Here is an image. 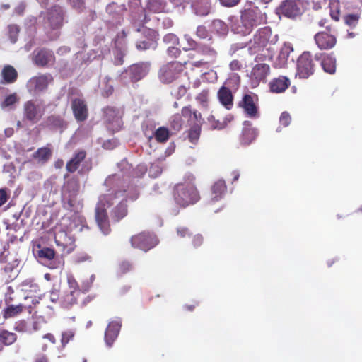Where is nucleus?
Returning a JSON list of instances; mask_svg holds the SVG:
<instances>
[{
    "mask_svg": "<svg viewBox=\"0 0 362 362\" xmlns=\"http://www.w3.org/2000/svg\"><path fill=\"white\" fill-rule=\"evenodd\" d=\"M79 190V185L76 180H70L67 181L63 188V196L64 199H68L69 204L71 206L73 205L72 198L77 194Z\"/></svg>",
    "mask_w": 362,
    "mask_h": 362,
    "instance_id": "nucleus-21",
    "label": "nucleus"
},
{
    "mask_svg": "<svg viewBox=\"0 0 362 362\" xmlns=\"http://www.w3.org/2000/svg\"><path fill=\"white\" fill-rule=\"evenodd\" d=\"M35 255L40 262L47 265L49 268H54L52 263L48 264L54 257L55 252L54 250L48 247L40 248L35 251Z\"/></svg>",
    "mask_w": 362,
    "mask_h": 362,
    "instance_id": "nucleus-22",
    "label": "nucleus"
},
{
    "mask_svg": "<svg viewBox=\"0 0 362 362\" xmlns=\"http://www.w3.org/2000/svg\"><path fill=\"white\" fill-rule=\"evenodd\" d=\"M197 35L202 39H206L209 37V33L204 26L199 25L197 28Z\"/></svg>",
    "mask_w": 362,
    "mask_h": 362,
    "instance_id": "nucleus-61",
    "label": "nucleus"
},
{
    "mask_svg": "<svg viewBox=\"0 0 362 362\" xmlns=\"http://www.w3.org/2000/svg\"><path fill=\"white\" fill-rule=\"evenodd\" d=\"M64 11L59 6H54L46 13H42L39 17L40 22L42 18L45 28L52 31L49 38L54 40L59 36V30L62 27L64 23Z\"/></svg>",
    "mask_w": 362,
    "mask_h": 362,
    "instance_id": "nucleus-4",
    "label": "nucleus"
},
{
    "mask_svg": "<svg viewBox=\"0 0 362 362\" xmlns=\"http://www.w3.org/2000/svg\"><path fill=\"white\" fill-rule=\"evenodd\" d=\"M84 227L83 218L75 215L67 227V230H60L55 233V243L58 247H62L64 252L69 253L74 248V235L72 232L79 233Z\"/></svg>",
    "mask_w": 362,
    "mask_h": 362,
    "instance_id": "nucleus-3",
    "label": "nucleus"
},
{
    "mask_svg": "<svg viewBox=\"0 0 362 362\" xmlns=\"http://www.w3.org/2000/svg\"><path fill=\"white\" fill-rule=\"evenodd\" d=\"M19 98L16 93L10 94L4 98L1 103V107L3 110H12L15 105L18 103Z\"/></svg>",
    "mask_w": 362,
    "mask_h": 362,
    "instance_id": "nucleus-35",
    "label": "nucleus"
},
{
    "mask_svg": "<svg viewBox=\"0 0 362 362\" xmlns=\"http://www.w3.org/2000/svg\"><path fill=\"white\" fill-rule=\"evenodd\" d=\"M20 288L25 299L33 298V296L35 295L39 291L38 285L30 279L23 281L20 285Z\"/></svg>",
    "mask_w": 362,
    "mask_h": 362,
    "instance_id": "nucleus-29",
    "label": "nucleus"
},
{
    "mask_svg": "<svg viewBox=\"0 0 362 362\" xmlns=\"http://www.w3.org/2000/svg\"><path fill=\"white\" fill-rule=\"evenodd\" d=\"M184 39L187 42V45L183 47L184 50L194 49L197 47V42L189 35H185Z\"/></svg>",
    "mask_w": 362,
    "mask_h": 362,
    "instance_id": "nucleus-57",
    "label": "nucleus"
},
{
    "mask_svg": "<svg viewBox=\"0 0 362 362\" xmlns=\"http://www.w3.org/2000/svg\"><path fill=\"white\" fill-rule=\"evenodd\" d=\"M79 291L75 290L67 291L60 298V303L62 306L69 308L76 303Z\"/></svg>",
    "mask_w": 362,
    "mask_h": 362,
    "instance_id": "nucleus-32",
    "label": "nucleus"
},
{
    "mask_svg": "<svg viewBox=\"0 0 362 362\" xmlns=\"http://www.w3.org/2000/svg\"><path fill=\"white\" fill-rule=\"evenodd\" d=\"M199 52L205 57L206 61H197L194 64L196 66H199L207 62H212L215 60L217 52L216 51L208 45H202L199 47Z\"/></svg>",
    "mask_w": 362,
    "mask_h": 362,
    "instance_id": "nucleus-24",
    "label": "nucleus"
},
{
    "mask_svg": "<svg viewBox=\"0 0 362 362\" xmlns=\"http://www.w3.org/2000/svg\"><path fill=\"white\" fill-rule=\"evenodd\" d=\"M105 185L111 187L99 197L95 207V221L101 232L107 235L110 231L107 209L112 207L114 216L117 219L124 218L127 214V202L134 201L139 197V192L134 186L126 185L121 182L119 175L108 177Z\"/></svg>",
    "mask_w": 362,
    "mask_h": 362,
    "instance_id": "nucleus-1",
    "label": "nucleus"
},
{
    "mask_svg": "<svg viewBox=\"0 0 362 362\" xmlns=\"http://www.w3.org/2000/svg\"><path fill=\"white\" fill-rule=\"evenodd\" d=\"M230 25L231 31L242 36H246L251 33L250 27L243 20L241 15L240 16H231L230 18Z\"/></svg>",
    "mask_w": 362,
    "mask_h": 362,
    "instance_id": "nucleus-17",
    "label": "nucleus"
},
{
    "mask_svg": "<svg viewBox=\"0 0 362 362\" xmlns=\"http://www.w3.org/2000/svg\"><path fill=\"white\" fill-rule=\"evenodd\" d=\"M207 122L211 129H222L226 127V122L222 123V122L215 119L213 115L208 117Z\"/></svg>",
    "mask_w": 362,
    "mask_h": 362,
    "instance_id": "nucleus-50",
    "label": "nucleus"
},
{
    "mask_svg": "<svg viewBox=\"0 0 362 362\" xmlns=\"http://www.w3.org/2000/svg\"><path fill=\"white\" fill-rule=\"evenodd\" d=\"M219 102L227 110H230L233 105V95L230 90L226 87H221L218 92Z\"/></svg>",
    "mask_w": 362,
    "mask_h": 362,
    "instance_id": "nucleus-27",
    "label": "nucleus"
},
{
    "mask_svg": "<svg viewBox=\"0 0 362 362\" xmlns=\"http://www.w3.org/2000/svg\"><path fill=\"white\" fill-rule=\"evenodd\" d=\"M114 54V64L116 65H120L123 63V57L125 54L124 49L116 47L113 51Z\"/></svg>",
    "mask_w": 362,
    "mask_h": 362,
    "instance_id": "nucleus-46",
    "label": "nucleus"
},
{
    "mask_svg": "<svg viewBox=\"0 0 362 362\" xmlns=\"http://www.w3.org/2000/svg\"><path fill=\"white\" fill-rule=\"evenodd\" d=\"M15 330L18 332H25L31 334V326L30 322H28L25 320L18 321L14 327Z\"/></svg>",
    "mask_w": 362,
    "mask_h": 362,
    "instance_id": "nucleus-44",
    "label": "nucleus"
},
{
    "mask_svg": "<svg viewBox=\"0 0 362 362\" xmlns=\"http://www.w3.org/2000/svg\"><path fill=\"white\" fill-rule=\"evenodd\" d=\"M291 121V115L287 112H284L281 113L279 117V122L284 127H287L290 124Z\"/></svg>",
    "mask_w": 362,
    "mask_h": 362,
    "instance_id": "nucleus-58",
    "label": "nucleus"
},
{
    "mask_svg": "<svg viewBox=\"0 0 362 362\" xmlns=\"http://www.w3.org/2000/svg\"><path fill=\"white\" fill-rule=\"evenodd\" d=\"M154 136L157 141L163 143L169 139L170 132L167 128L161 127L156 129Z\"/></svg>",
    "mask_w": 362,
    "mask_h": 362,
    "instance_id": "nucleus-40",
    "label": "nucleus"
},
{
    "mask_svg": "<svg viewBox=\"0 0 362 362\" xmlns=\"http://www.w3.org/2000/svg\"><path fill=\"white\" fill-rule=\"evenodd\" d=\"M23 306L21 305H9L4 311V317L5 318L13 317L21 313Z\"/></svg>",
    "mask_w": 362,
    "mask_h": 362,
    "instance_id": "nucleus-41",
    "label": "nucleus"
},
{
    "mask_svg": "<svg viewBox=\"0 0 362 362\" xmlns=\"http://www.w3.org/2000/svg\"><path fill=\"white\" fill-rule=\"evenodd\" d=\"M163 42L170 46H175L179 44V39L175 34L168 33L163 37Z\"/></svg>",
    "mask_w": 362,
    "mask_h": 362,
    "instance_id": "nucleus-54",
    "label": "nucleus"
},
{
    "mask_svg": "<svg viewBox=\"0 0 362 362\" xmlns=\"http://www.w3.org/2000/svg\"><path fill=\"white\" fill-rule=\"evenodd\" d=\"M314 72V64L312 62L310 52H303L297 61V72L296 76L300 78H308Z\"/></svg>",
    "mask_w": 362,
    "mask_h": 362,
    "instance_id": "nucleus-12",
    "label": "nucleus"
},
{
    "mask_svg": "<svg viewBox=\"0 0 362 362\" xmlns=\"http://www.w3.org/2000/svg\"><path fill=\"white\" fill-rule=\"evenodd\" d=\"M67 282L69 285V291L75 290L76 291H79L78 290V286L75 280V279L72 276H69L67 278Z\"/></svg>",
    "mask_w": 362,
    "mask_h": 362,
    "instance_id": "nucleus-62",
    "label": "nucleus"
},
{
    "mask_svg": "<svg viewBox=\"0 0 362 362\" xmlns=\"http://www.w3.org/2000/svg\"><path fill=\"white\" fill-rule=\"evenodd\" d=\"M321 64L323 70L329 74H334L336 70V59L332 54L325 55Z\"/></svg>",
    "mask_w": 362,
    "mask_h": 362,
    "instance_id": "nucleus-33",
    "label": "nucleus"
},
{
    "mask_svg": "<svg viewBox=\"0 0 362 362\" xmlns=\"http://www.w3.org/2000/svg\"><path fill=\"white\" fill-rule=\"evenodd\" d=\"M51 155V151L47 148H42L37 150L35 153V157L39 160L45 161L49 159Z\"/></svg>",
    "mask_w": 362,
    "mask_h": 362,
    "instance_id": "nucleus-49",
    "label": "nucleus"
},
{
    "mask_svg": "<svg viewBox=\"0 0 362 362\" xmlns=\"http://www.w3.org/2000/svg\"><path fill=\"white\" fill-rule=\"evenodd\" d=\"M182 124L183 122L181 118V116L178 114L174 115L170 119V125L172 128L175 131L180 130L182 127Z\"/></svg>",
    "mask_w": 362,
    "mask_h": 362,
    "instance_id": "nucleus-52",
    "label": "nucleus"
},
{
    "mask_svg": "<svg viewBox=\"0 0 362 362\" xmlns=\"http://www.w3.org/2000/svg\"><path fill=\"white\" fill-rule=\"evenodd\" d=\"M358 20V16L355 14L347 15L345 17V22L350 26H355Z\"/></svg>",
    "mask_w": 362,
    "mask_h": 362,
    "instance_id": "nucleus-59",
    "label": "nucleus"
},
{
    "mask_svg": "<svg viewBox=\"0 0 362 362\" xmlns=\"http://www.w3.org/2000/svg\"><path fill=\"white\" fill-rule=\"evenodd\" d=\"M194 176L192 173H187L184 182L175 186L173 197L178 206L185 208L197 202L200 196L194 183Z\"/></svg>",
    "mask_w": 362,
    "mask_h": 362,
    "instance_id": "nucleus-2",
    "label": "nucleus"
},
{
    "mask_svg": "<svg viewBox=\"0 0 362 362\" xmlns=\"http://www.w3.org/2000/svg\"><path fill=\"white\" fill-rule=\"evenodd\" d=\"M163 171V167L159 161L153 163L149 168V175L151 177H156L159 176Z\"/></svg>",
    "mask_w": 362,
    "mask_h": 362,
    "instance_id": "nucleus-51",
    "label": "nucleus"
},
{
    "mask_svg": "<svg viewBox=\"0 0 362 362\" xmlns=\"http://www.w3.org/2000/svg\"><path fill=\"white\" fill-rule=\"evenodd\" d=\"M121 327V320L116 319L111 321L105 332V341L107 346H112V344L117 339Z\"/></svg>",
    "mask_w": 362,
    "mask_h": 362,
    "instance_id": "nucleus-18",
    "label": "nucleus"
},
{
    "mask_svg": "<svg viewBox=\"0 0 362 362\" xmlns=\"http://www.w3.org/2000/svg\"><path fill=\"white\" fill-rule=\"evenodd\" d=\"M1 75L6 83H12L17 78V71L12 66L7 65L3 69Z\"/></svg>",
    "mask_w": 362,
    "mask_h": 362,
    "instance_id": "nucleus-36",
    "label": "nucleus"
},
{
    "mask_svg": "<svg viewBox=\"0 0 362 362\" xmlns=\"http://www.w3.org/2000/svg\"><path fill=\"white\" fill-rule=\"evenodd\" d=\"M293 52V48L292 45L289 43H285L276 58L275 66L279 68H284L290 59L291 62H293V57L291 56Z\"/></svg>",
    "mask_w": 362,
    "mask_h": 362,
    "instance_id": "nucleus-19",
    "label": "nucleus"
},
{
    "mask_svg": "<svg viewBox=\"0 0 362 362\" xmlns=\"http://www.w3.org/2000/svg\"><path fill=\"white\" fill-rule=\"evenodd\" d=\"M45 323L44 317L40 316L34 319L33 322H30L31 326V333L37 332L42 329V325Z\"/></svg>",
    "mask_w": 362,
    "mask_h": 362,
    "instance_id": "nucleus-48",
    "label": "nucleus"
},
{
    "mask_svg": "<svg viewBox=\"0 0 362 362\" xmlns=\"http://www.w3.org/2000/svg\"><path fill=\"white\" fill-rule=\"evenodd\" d=\"M19 28L16 25H10L8 27V33L9 38L13 43H15L17 40V37L19 33Z\"/></svg>",
    "mask_w": 362,
    "mask_h": 362,
    "instance_id": "nucleus-53",
    "label": "nucleus"
},
{
    "mask_svg": "<svg viewBox=\"0 0 362 362\" xmlns=\"http://www.w3.org/2000/svg\"><path fill=\"white\" fill-rule=\"evenodd\" d=\"M54 59L53 53L47 49L34 52L33 61L38 66H45Z\"/></svg>",
    "mask_w": 362,
    "mask_h": 362,
    "instance_id": "nucleus-25",
    "label": "nucleus"
},
{
    "mask_svg": "<svg viewBox=\"0 0 362 362\" xmlns=\"http://www.w3.org/2000/svg\"><path fill=\"white\" fill-rule=\"evenodd\" d=\"M257 103V95L246 94L240 101L239 106L244 110V112L249 117L257 118L259 117V112Z\"/></svg>",
    "mask_w": 362,
    "mask_h": 362,
    "instance_id": "nucleus-13",
    "label": "nucleus"
},
{
    "mask_svg": "<svg viewBox=\"0 0 362 362\" xmlns=\"http://www.w3.org/2000/svg\"><path fill=\"white\" fill-rule=\"evenodd\" d=\"M180 50L175 46H169L168 48V54L171 57H177L180 54Z\"/></svg>",
    "mask_w": 362,
    "mask_h": 362,
    "instance_id": "nucleus-64",
    "label": "nucleus"
},
{
    "mask_svg": "<svg viewBox=\"0 0 362 362\" xmlns=\"http://www.w3.org/2000/svg\"><path fill=\"white\" fill-rule=\"evenodd\" d=\"M53 78L50 74H41L32 77L27 83L28 91L37 94L45 90Z\"/></svg>",
    "mask_w": 362,
    "mask_h": 362,
    "instance_id": "nucleus-11",
    "label": "nucleus"
},
{
    "mask_svg": "<svg viewBox=\"0 0 362 362\" xmlns=\"http://www.w3.org/2000/svg\"><path fill=\"white\" fill-rule=\"evenodd\" d=\"M247 26L250 27L251 32L255 28L264 24L267 22V16L259 8H253L245 9L240 13Z\"/></svg>",
    "mask_w": 362,
    "mask_h": 362,
    "instance_id": "nucleus-8",
    "label": "nucleus"
},
{
    "mask_svg": "<svg viewBox=\"0 0 362 362\" xmlns=\"http://www.w3.org/2000/svg\"><path fill=\"white\" fill-rule=\"evenodd\" d=\"M130 242L133 247L147 252L158 243V240L155 235L143 232L132 236Z\"/></svg>",
    "mask_w": 362,
    "mask_h": 362,
    "instance_id": "nucleus-6",
    "label": "nucleus"
},
{
    "mask_svg": "<svg viewBox=\"0 0 362 362\" xmlns=\"http://www.w3.org/2000/svg\"><path fill=\"white\" fill-rule=\"evenodd\" d=\"M24 117L33 123H36L45 112V105L41 101L30 100L23 105Z\"/></svg>",
    "mask_w": 362,
    "mask_h": 362,
    "instance_id": "nucleus-9",
    "label": "nucleus"
},
{
    "mask_svg": "<svg viewBox=\"0 0 362 362\" xmlns=\"http://www.w3.org/2000/svg\"><path fill=\"white\" fill-rule=\"evenodd\" d=\"M270 90L273 93H282L288 88L290 80L286 76H279L270 82Z\"/></svg>",
    "mask_w": 362,
    "mask_h": 362,
    "instance_id": "nucleus-28",
    "label": "nucleus"
},
{
    "mask_svg": "<svg viewBox=\"0 0 362 362\" xmlns=\"http://www.w3.org/2000/svg\"><path fill=\"white\" fill-rule=\"evenodd\" d=\"M72 110L77 120L83 121L87 117V107L81 99H75L72 102Z\"/></svg>",
    "mask_w": 362,
    "mask_h": 362,
    "instance_id": "nucleus-26",
    "label": "nucleus"
},
{
    "mask_svg": "<svg viewBox=\"0 0 362 362\" xmlns=\"http://www.w3.org/2000/svg\"><path fill=\"white\" fill-rule=\"evenodd\" d=\"M256 129L251 127V123L249 121H245L241 136V142L243 144L248 145L251 144L257 136Z\"/></svg>",
    "mask_w": 362,
    "mask_h": 362,
    "instance_id": "nucleus-23",
    "label": "nucleus"
},
{
    "mask_svg": "<svg viewBox=\"0 0 362 362\" xmlns=\"http://www.w3.org/2000/svg\"><path fill=\"white\" fill-rule=\"evenodd\" d=\"M16 334L7 330H0V343L8 346L16 340Z\"/></svg>",
    "mask_w": 362,
    "mask_h": 362,
    "instance_id": "nucleus-37",
    "label": "nucleus"
},
{
    "mask_svg": "<svg viewBox=\"0 0 362 362\" xmlns=\"http://www.w3.org/2000/svg\"><path fill=\"white\" fill-rule=\"evenodd\" d=\"M182 71V65L177 62H173L163 66L159 71V78L165 83H169L176 79Z\"/></svg>",
    "mask_w": 362,
    "mask_h": 362,
    "instance_id": "nucleus-10",
    "label": "nucleus"
},
{
    "mask_svg": "<svg viewBox=\"0 0 362 362\" xmlns=\"http://www.w3.org/2000/svg\"><path fill=\"white\" fill-rule=\"evenodd\" d=\"M86 153L84 151H79L66 164V169L69 172L73 173L76 170L80 163L84 159Z\"/></svg>",
    "mask_w": 362,
    "mask_h": 362,
    "instance_id": "nucleus-34",
    "label": "nucleus"
},
{
    "mask_svg": "<svg viewBox=\"0 0 362 362\" xmlns=\"http://www.w3.org/2000/svg\"><path fill=\"white\" fill-rule=\"evenodd\" d=\"M164 4L160 0H149L148 8L151 11L160 13L164 10Z\"/></svg>",
    "mask_w": 362,
    "mask_h": 362,
    "instance_id": "nucleus-43",
    "label": "nucleus"
},
{
    "mask_svg": "<svg viewBox=\"0 0 362 362\" xmlns=\"http://www.w3.org/2000/svg\"><path fill=\"white\" fill-rule=\"evenodd\" d=\"M277 14L287 18H294L301 13V9L298 4L293 0H286L276 9Z\"/></svg>",
    "mask_w": 362,
    "mask_h": 362,
    "instance_id": "nucleus-14",
    "label": "nucleus"
},
{
    "mask_svg": "<svg viewBox=\"0 0 362 362\" xmlns=\"http://www.w3.org/2000/svg\"><path fill=\"white\" fill-rule=\"evenodd\" d=\"M271 35L272 31L269 27L259 29L254 35L253 39L250 41L249 49L251 53H255L266 47L270 42Z\"/></svg>",
    "mask_w": 362,
    "mask_h": 362,
    "instance_id": "nucleus-7",
    "label": "nucleus"
},
{
    "mask_svg": "<svg viewBox=\"0 0 362 362\" xmlns=\"http://www.w3.org/2000/svg\"><path fill=\"white\" fill-rule=\"evenodd\" d=\"M182 115L184 117L187 118L190 122H199L201 119V114L197 111H192L190 107H185L182 110Z\"/></svg>",
    "mask_w": 362,
    "mask_h": 362,
    "instance_id": "nucleus-39",
    "label": "nucleus"
},
{
    "mask_svg": "<svg viewBox=\"0 0 362 362\" xmlns=\"http://www.w3.org/2000/svg\"><path fill=\"white\" fill-rule=\"evenodd\" d=\"M192 8L194 13L199 16H206L210 11L209 0H190Z\"/></svg>",
    "mask_w": 362,
    "mask_h": 362,
    "instance_id": "nucleus-30",
    "label": "nucleus"
},
{
    "mask_svg": "<svg viewBox=\"0 0 362 362\" xmlns=\"http://www.w3.org/2000/svg\"><path fill=\"white\" fill-rule=\"evenodd\" d=\"M269 66L266 64H256L250 73L251 83L253 87L257 86L261 81H264L269 74Z\"/></svg>",
    "mask_w": 362,
    "mask_h": 362,
    "instance_id": "nucleus-15",
    "label": "nucleus"
},
{
    "mask_svg": "<svg viewBox=\"0 0 362 362\" xmlns=\"http://www.w3.org/2000/svg\"><path fill=\"white\" fill-rule=\"evenodd\" d=\"M201 127L200 124H194L190 129L189 132V139L191 143L195 144L200 136Z\"/></svg>",
    "mask_w": 362,
    "mask_h": 362,
    "instance_id": "nucleus-42",
    "label": "nucleus"
},
{
    "mask_svg": "<svg viewBox=\"0 0 362 362\" xmlns=\"http://www.w3.org/2000/svg\"><path fill=\"white\" fill-rule=\"evenodd\" d=\"M104 114L107 127L113 132L118 131L122 126L119 112L113 107H107L105 109Z\"/></svg>",
    "mask_w": 362,
    "mask_h": 362,
    "instance_id": "nucleus-16",
    "label": "nucleus"
},
{
    "mask_svg": "<svg viewBox=\"0 0 362 362\" xmlns=\"http://www.w3.org/2000/svg\"><path fill=\"white\" fill-rule=\"evenodd\" d=\"M75 334V332L72 329H69L62 333V344L63 346H64L66 344L69 342L70 340H71Z\"/></svg>",
    "mask_w": 362,
    "mask_h": 362,
    "instance_id": "nucleus-55",
    "label": "nucleus"
},
{
    "mask_svg": "<svg viewBox=\"0 0 362 362\" xmlns=\"http://www.w3.org/2000/svg\"><path fill=\"white\" fill-rule=\"evenodd\" d=\"M136 47L139 50H145L150 48H155L156 45L153 41H140L136 43Z\"/></svg>",
    "mask_w": 362,
    "mask_h": 362,
    "instance_id": "nucleus-56",
    "label": "nucleus"
},
{
    "mask_svg": "<svg viewBox=\"0 0 362 362\" xmlns=\"http://www.w3.org/2000/svg\"><path fill=\"white\" fill-rule=\"evenodd\" d=\"M209 93L206 90H202L197 96L196 100L203 107H206L209 103Z\"/></svg>",
    "mask_w": 362,
    "mask_h": 362,
    "instance_id": "nucleus-45",
    "label": "nucleus"
},
{
    "mask_svg": "<svg viewBox=\"0 0 362 362\" xmlns=\"http://www.w3.org/2000/svg\"><path fill=\"white\" fill-rule=\"evenodd\" d=\"M240 0H219L221 4L225 7H233L236 6Z\"/></svg>",
    "mask_w": 362,
    "mask_h": 362,
    "instance_id": "nucleus-63",
    "label": "nucleus"
},
{
    "mask_svg": "<svg viewBox=\"0 0 362 362\" xmlns=\"http://www.w3.org/2000/svg\"><path fill=\"white\" fill-rule=\"evenodd\" d=\"M212 30L220 35H226L228 32L227 25L221 20H214L213 21Z\"/></svg>",
    "mask_w": 362,
    "mask_h": 362,
    "instance_id": "nucleus-38",
    "label": "nucleus"
},
{
    "mask_svg": "<svg viewBox=\"0 0 362 362\" xmlns=\"http://www.w3.org/2000/svg\"><path fill=\"white\" fill-rule=\"evenodd\" d=\"M150 70L148 62H140L130 66L120 76V79L124 83L136 82L147 75Z\"/></svg>",
    "mask_w": 362,
    "mask_h": 362,
    "instance_id": "nucleus-5",
    "label": "nucleus"
},
{
    "mask_svg": "<svg viewBox=\"0 0 362 362\" xmlns=\"http://www.w3.org/2000/svg\"><path fill=\"white\" fill-rule=\"evenodd\" d=\"M9 190H8L7 189H0V206H1L4 204L6 202L9 197Z\"/></svg>",
    "mask_w": 362,
    "mask_h": 362,
    "instance_id": "nucleus-60",
    "label": "nucleus"
},
{
    "mask_svg": "<svg viewBox=\"0 0 362 362\" xmlns=\"http://www.w3.org/2000/svg\"><path fill=\"white\" fill-rule=\"evenodd\" d=\"M110 78L105 77L103 81L100 83L101 89L103 90V94L108 96L112 94L113 91V86L112 84H108Z\"/></svg>",
    "mask_w": 362,
    "mask_h": 362,
    "instance_id": "nucleus-47",
    "label": "nucleus"
},
{
    "mask_svg": "<svg viewBox=\"0 0 362 362\" xmlns=\"http://www.w3.org/2000/svg\"><path fill=\"white\" fill-rule=\"evenodd\" d=\"M226 189V186L223 180H218L212 186L211 202H216L222 198Z\"/></svg>",
    "mask_w": 362,
    "mask_h": 362,
    "instance_id": "nucleus-31",
    "label": "nucleus"
},
{
    "mask_svg": "<svg viewBox=\"0 0 362 362\" xmlns=\"http://www.w3.org/2000/svg\"><path fill=\"white\" fill-rule=\"evenodd\" d=\"M315 40L321 49L332 48L336 43L335 37L327 33H318L315 35Z\"/></svg>",
    "mask_w": 362,
    "mask_h": 362,
    "instance_id": "nucleus-20",
    "label": "nucleus"
}]
</instances>
